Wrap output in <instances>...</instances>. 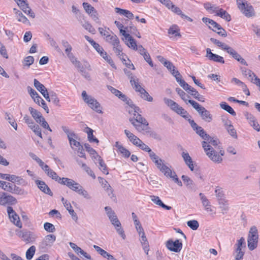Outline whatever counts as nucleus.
Here are the masks:
<instances>
[{"label":"nucleus","instance_id":"8","mask_svg":"<svg viewBox=\"0 0 260 260\" xmlns=\"http://www.w3.org/2000/svg\"><path fill=\"white\" fill-rule=\"evenodd\" d=\"M82 96L84 101L88 104L90 108L99 113H102V111L101 110L100 104L94 98L88 95L86 91H82Z\"/></svg>","mask_w":260,"mask_h":260},{"label":"nucleus","instance_id":"20","mask_svg":"<svg viewBox=\"0 0 260 260\" xmlns=\"http://www.w3.org/2000/svg\"><path fill=\"white\" fill-rule=\"evenodd\" d=\"M181 156L185 164L188 167L190 170L192 171L194 169V166L192 158L189 153L186 151H183L181 153Z\"/></svg>","mask_w":260,"mask_h":260},{"label":"nucleus","instance_id":"1","mask_svg":"<svg viewBox=\"0 0 260 260\" xmlns=\"http://www.w3.org/2000/svg\"><path fill=\"white\" fill-rule=\"evenodd\" d=\"M219 140L217 138L211 137L208 135V137L205 138V140L202 143V147L209 158L213 161L220 163L222 158L221 157L224 154L222 150H219V153L215 151V149H220Z\"/></svg>","mask_w":260,"mask_h":260},{"label":"nucleus","instance_id":"60","mask_svg":"<svg viewBox=\"0 0 260 260\" xmlns=\"http://www.w3.org/2000/svg\"><path fill=\"white\" fill-rule=\"evenodd\" d=\"M82 26L89 32L92 33V34H95V30L92 27L90 23L88 22H85L84 24H82Z\"/></svg>","mask_w":260,"mask_h":260},{"label":"nucleus","instance_id":"33","mask_svg":"<svg viewBox=\"0 0 260 260\" xmlns=\"http://www.w3.org/2000/svg\"><path fill=\"white\" fill-rule=\"evenodd\" d=\"M10 177L9 181H11L13 183H16L19 185H25L26 184L25 181L21 177L14 175H11Z\"/></svg>","mask_w":260,"mask_h":260},{"label":"nucleus","instance_id":"52","mask_svg":"<svg viewBox=\"0 0 260 260\" xmlns=\"http://www.w3.org/2000/svg\"><path fill=\"white\" fill-rule=\"evenodd\" d=\"M82 168L92 178L95 179L96 178L95 175L93 172L85 163L82 164Z\"/></svg>","mask_w":260,"mask_h":260},{"label":"nucleus","instance_id":"5","mask_svg":"<svg viewBox=\"0 0 260 260\" xmlns=\"http://www.w3.org/2000/svg\"><path fill=\"white\" fill-rule=\"evenodd\" d=\"M188 102L197 111L204 121L207 122L212 121L213 116L210 111L193 100H189Z\"/></svg>","mask_w":260,"mask_h":260},{"label":"nucleus","instance_id":"3","mask_svg":"<svg viewBox=\"0 0 260 260\" xmlns=\"http://www.w3.org/2000/svg\"><path fill=\"white\" fill-rule=\"evenodd\" d=\"M106 213L110 220L111 223L115 227L118 234L121 236L123 239H125V235L123 229L121 228V224L117 218L115 212L110 207L107 206L105 208Z\"/></svg>","mask_w":260,"mask_h":260},{"label":"nucleus","instance_id":"13","mask_svg":"<svg viewBox=\"0 0 260 260\" xmlns=\"http://www.w3.org/2000/svg\"><path fill=\"white\" fill-rule=\"evenodd\" d=\"M7 211L10 221L17 227L21 228L22 224L20 221V218L13 208L11 206H8Z\"/></svg>","mask_w":260,"mask_h":260},{"label":"nucleus","instance_id":"26","mask_svg":"<svg viewBox=\"0 0 260 260\" xmlns=\"http://www.w3.org/2000/svg\"><path fill=\"white\" fill-rule=\"evenodd\" d=\"M99 181L102 187L107 191L109 196L113 193V190L107 181L101 177H98Z\"/></svg>","mask_w":260,"mask_h":260},{"label":"nucleus","instance_id":"41","mask_svg":"<svg viewBox=\"0 0 260 260\" xmlns=\"http://www.w3.org/2000/svg\"><path fill=\"white\" fill-rule=\"evenodd\" d=\"M36 252V247L34 245L30 246L26 252V258L27 260H31Z\"/></svg>","mask_w":260,"mask_h":260},{"label":"nucleus","instance_id":"57","mask_svg":"<svg viewBox=\"0 0 260 260\" xmlns=\"http://www.w3.org/2000/svg\"><path fill=\"white\" fill-rule=\"evenodd\" d=\"M61 128L67 135L68 139L71 137H73L74 138L76 137V134L74 132L71 131L68 127L66 126H62Z\"/></svg>","mask_w":260,"mask_h":260},{"label":"nucleus","instance_id":"7","mask_svg":"<svg viewBox=\"0 0 260 260\" xmlns=\"http://www.w3.org/2000/svg\"><path fill=\"white\" fill-rule=\"evenodd\" d=\"M237 5L241 12L247 18L255 16V13L253 7L246 2L242 0H237Z\"/></svg>","mask_w":260,"mask_h":260},{"label":"nucleus","instance_id":"17","mask_svg":"<svg viewBox=\"0 0 260 260\" xmlns=\"http://www.w3.org/2000/svg\"><path fill=\"white\" fill-rule=\"evenodd\" d=\"M206 57H208L209 60L222 64L224 63L223 57L212 53L210 48L206 49Z\"/></svg>","mask_w":260,"mask_h":260},{"label":"nucleus","instance_id":"34","mask_svg":"<svg viewBox=\"0 0 260 260\" xmlns=\"http://www.w3.org/2000/svg\"><path fill=\"white\" fill-rule=\"evenodd\" d=\"M181 179L186 186L188 187V188L192 189L194 187L195 185L193 183V181L187 176L183 175L181 176Z\"/></svg>","mask_w":260,"mask_h":260},{"label":"nucleus","instance_id":"50","mask_svg":"<svg viewBox=\"0 0 260 260\" xmlns=\"http://www.w3.org/2000/svg\"><path fill=\"white\" fill-rule=\"evenodd\" d=\"M141 97L144 100H146L148 102H152L153 101V98L150 96L148 92L144 89L142 92L140 93Z\"/></svg>","mask_w":260,"mask_h":260},{"label":"nucleus","instance_id":"46","mask_svg":"<svg viewBox=\"0 0 260 260\" xmlns=\"http://www.w3.org/2000/svg\"><path fill=\"white\" fill-rule=\"evenodd\" d=\"M50 99L51 102L56 106H60L59 105V99L57 96L56 93L53 91L50 92Z\"/></svg>","mask_w":260,"mask_h":260},{"label":"nucleus","instance_id":"14","mask_svg":"<svg viewBox=\"0 0 260 260\" xmlns=\"http://www.w3.org/2000/svg\"><path fill=\"white\" fill-rule=\"evenodd\" d=\"M166 247L171 251L179 252L182 249V243L178 239L175 241L170 239L166 242Z\"/></svg>","mask_w":260,"mask_h":260},{"label":"nucleus","instance_id":"55","mask_svg":"<svg viewBox=\"0 0 260 260\" xmlns=\"http://www.w3.org/2000/svg\"><path fill=\"white\" fill-rule=\"evenodd\" d=\"M5 118L9 121V123L11 125V126H13L15 130H17V124L15 122V121L14 119H13L12 116L10 114L6 113Z\"/></svg>","mask_w":260,"mask_h":260},{"label":"nucleus","instance_id":"51","mask_svg":"<svg viewBox=\"0 0 260 260\" xmlns=\"http://www.w3.org/2000/svg\"><path fill=\"white\" fill-rule=\"evenodd\" d=\"M179 29L178 26L176 25H173L168 30V33L171 35H174L175 36H181V35L178 32Z\"/></svg>","mask_w":260,"mask_h":260},{"label":"nucleus","instance_id":"32","mask_svg":"<svg viewBox=\"0 0 260 260\" xmlns=\"http://www.w3.org/2000/svg\"><path fill=\"white\" fill-rule=\"evenodd\" d=\"M85 39L92 46V47L95 49V50L99 53L100 51H101V50H103V47L100 46L99 44L95 42L93 40L91 39L88 36H84Z\"/></svg>","mask_w":260,"mask_h":260},{"label":"nucleus","instance_id":"23","mask_svg":"<svg viewBox=\"0 0 260 260\" xmlns=\"http://www.w3.org/2000/svg\"><path fill=\"white\" fill-rule=\"evenodd\" d=\"M151 201L156 205H158L162 208L169 210H171L172 207L171 206H167L163 203L159 197L155 196H150Z\"/></svg>","mask_w":260,"mask_h":260},{"label":"nucleus","instance_id":"11","mask_svg":"<svg viewBox=\"0 0 260 260\" xmlns=\"http://www.w3.org/2000/svg\"><path fill=\"white\" fill-rule=\"evenodd\" d=\"M17 235L26 243H32L37 238V236L34 233L29 231H20L17 233Z\"/></svg>","mask_w":260,"mask_h":260},{"label":"nucleus","instance_id":"30","mask_svg":"<svg viewBox=\"0 0 260 260\" xmlns=\"http://www.w3.org/2000/svg\"><path fill=\"white\" fill-rule=\"evenodd\" d=\"M115 10L117 13H118L120 15H124L125 17L129 19H132L134 17L133 14L128 10L120 9L119 8H115Z\"/></svg>","mask_w":260,"mask_h":260},{"label":"nucleus","instance_id":"54","mask_svg":"<svg viewBox=\"0 0 260 260\" xmlns=\"http://www.w3.org/2000/svg\"><path fill=\"white\" fill-rule=\"evenodd\" d=\"M44 228L45 231L49 233H53L55 231L54 225L49 222H45L44 224Z\"/></svg>","mask_w":260,"mask_h":260},{"label":"nucleus","instance_id":"21","mask_svg":"<svg viewBox=\"0 0 260 260\" xmlns=\"http://www.w3.org/2000/svg\"><path fill=\"white\" fill-rule=\"evenodd\" d=\"M173 111L176 112L177 114L180 115L181 117H182L186 120L188 118L191 117V116L187 112V111L185 110L184 108H183L182 107L180 106L178 104L173 110Z\"/></svg>","mask_w":260,"mask_h":260},{"label":"nucleus","instance_id":"40","mask_svg":"<svg viewBox=\"0 0 260 260\" xmlns=\"http://www.w3.org/2000/svg\"><path fill=\"white\" fill-rule=\"evenodd\" d=\"M159 170L162 173L164 174L168 177H169L171 176V175L173 173V172L171 170L170 168L168 167L167 166H166L164 164H162V166L159 169Z\"/></svg>","mask_w":260,"mask_h":260},{"label":"nucleus","instance_id":"25","mask_svg":"<svg viewBox=\"0 0 260 260\" xmlns=\"http://www.w3.org/2000/svg\"><path fill=\"white\" fill-rule=\"evenodd\" d=\"M115 146L118 149V151L125 158H128L131 155L130 151L124 147L122 145H120L119 142H116Z\"/></svg>","mask_w":260,"mask_h":260},{"label":"nucleus","instance_id":"36","mask_svg":"<svg viewBox=\"0 0 260 260\" xmlns=\"http://www.w3.org/2000/svg\"><path fill=\"white\" fill-rule=\"evenodd\" d=\"M220 107L231 114L232 116H236V113L234 109L226 102H222L220 104Z\"/></svg>","mask_w":260,"mask_h":260},{"label":"nucleus","instance_id":"9","mask_svg":"<svg viewBox=\"0 0 260 260\" xmlns=\"http://www.w3.org/2000/svg\"><path fill=\"white\" fill-rule=\"evenodd\" d=\"M106 41L113 46V51L119 58L123 55L122 48L120 45V41L116 35H109L105 39Z\"/></svg>","mask_w":260,"mask_h":260},{"label":"nucleus","instance_id":"61","mask_svg":"<svg viewBox=\"0 0 260 260\" xmlns=\"http://www.w3.org/2000/svg\"><path fill=\"white\" fill-rule=\"evenodd\" d=\"M34 62V58L32 56H28L24 59L23 65L29 67Z\"/></svg>","mask_w":260,"mask_h":260},{"label":"nucleus","instance_id":"31","mask_svg":"<svg viewBox=\"0 0 260 260\" xmlns=\"http://www.w3.org/2000/svg\"><path fill=\"white\" fill-rule=\"evenodd\" d=\"M216 16L221 17L228 22H230L231 20V15L222 8H220V9L218 10V12L216 14Z\"/></svg>","mask_w":260,"mask_h":260},{"label":"nucleus","instance_id":"42","mask_svg":"<svg viewBox=\"0 0 260 260\" xmlns=\"http://www.w3.org/2000/svg\"><path fill=\"white\" fill-rule=\"evenodd\" d=\"M47 175L51 177L52 179L55 180L58 183L61 184L62 181V178L59 177L57 174L52 170L47 174Z\"/></svg>","mask_w":260,"mask_h":260},{"label":"nucleus","instance_id":"12","mask_svg":"<svg viewBox=\"0 0 260 260\" xmlns=\"http://www.w3.org/2000/svg\"><path fill=\"white\" fill-rule=\"evenodd\" d=\"M83 7L90 17L96 23L100 22L97 11L91 5L86 2L82 4Z\"/></svg>","mask_w":260,"mask_h":260},{"label":"nucleus","instance_id":"62","mask_svg":"<svg viewBox=\"0 0 260 260\" xmlns=\"http://www.w3.org/2000/svg\"><path fill=\"white\" fill-rule=\"evenodd\" d=\"M137 147H139L141 149L147 152L148 153L152 151L149 147L144 143L142 140L141 142L139 143V145H138Z\"/></svg>","mask_w":260,"mask_h":260},{"label":"nucleus","instance_id":"15","mask_svg":"<svg viewBox=\"0 0 260 260\" xmlns=\"http://www.w3.org/2000/svg\"><path fill=\"white\" fill-rule=\"evenodd\" d=\"M17 200L11 195H8L6 192H0V205H5L7 204L14 205L17 203Z\"/></svg>","mask_w":260,"mask_h":260},{"label":"nucleus","instance_id":"49","mask_svg":"<svg viewBox=\"0 0 260 260\" xmlns=\"http://www.w3.org/2000/svg\"><path fill=\"white\" fill-rule=\"evenodd\" d=\"M187 225L192 230H197L199 226V223L196 220H191L187 222Z\"/></svg>","mask_w":260,"mask_h":260},{"label":"nucleus","instance_id":"19","mask_svg":"<svg viewBox=\"0 0 260 260\" xmlns=\"http://www.w3.org/2000/svg\"><path fill=\"white\" fill-rule=\"evenodd\" d=\"M61 202L63 203L66 209L69 211L70 214L72 216L73 219L75 220V221L77 220V215L73 210L71 204L69 202H68L67 200H65L63 198H62Z\"/></svg>","mask_w":260,"mask_h":260},{"label":"nucleus","instance_id":"44","mask_svg":"<svg viewBox=\"0 0 260 260\" xmlns=\"http://www.w3.org/2000/svg\"><path fill=\"white\" fill-rule=\"evenodd\" d=\"M11 193L19 195H24L27 194V192H26L23 189L20 188L15 184L13 185Z\"/></svg>","mask_w":260,"mask_h":260},{"label":"nucleus","instance_id":"22","mask_svg":"<svg viewBox=\"0 0 260 260\" xmlns=\"http://www.w3.org/2000/svg\"><path fill=\"white\" fill-rule=\"evenodd\" d=\"M118 98L125 102L126 104L135 110V111H140V108L134 104L133 101L125 94L121 93V95H120Z\"/></svg>","mask_w":260,"mask_h":260},{"label":"nucleus","instance_id":"63","mask_svg":"<svg viewBox=\"0 0 260 260\" xmlns=\"http://www.w3.org/2000/svg\"><path fill=\"white\" fill-rule=\"evenodd\" d=\"M49 41L50 44V45L54 47L55 49L59 53L61 52V49L58 47V45L57 44L56 41L52 38H49Z\"/></svg>","mask_w":260,"mask_h":260},{"label":"nucleus","instance_id":"58","mask_svg":"<svg viewBox=\"0 0 260 260\" xmlns=\"http://www.w3.org/2000/svg\"><path fill=\"white\" fill-rule=\"evenodd\" d=\"M199 196L200 197L201 200L202 201V203L204 207H207V206H210V203L208 199L205 196V195L202 193H200Z\"/></svg>","mask_w":260,"mask_h":260},{"label":"nucleus","instance_id":"10","mask_svg":"<svg viewBox=\"0 0 260 260\" xmlns=\"http://www.w3.org/2000/svg\"><path fill=\"white\" fill-rule=\"evenodd\" d=\"M258 238L257 230L255 226H253L250 229L247 239L248 247L250 250H254L257 247Z\"/></svg>","mask_w":260,"mask_h":260},{"label":"nucleus","instance_id":"59","mask_svg":"<svg viewBox=\"0 0 260 260\" xmlns=\"http://www.w3.org/2000/svg\"><path fill=\"white\" fill-rule=\"evenodd\" d=\"M226 129H227L229 134L232 136L233 138H237V133L233 126L230 124L229 126L226 127Z\"/></svg>","mask_w":260,"mask_h":260},{"label":"nucleus","instance_id":"37","mask_svg":"<svg viewBox=\"0 0 260 260\" xmlns=\"http://www.w3.org/2000/svg\"><path fill=\"white\" fill-rule=\"evenodd\" d=\"M97 157H98V161L100 166V169L104 173V174L108 175L109 174L108 171V168L104 161L103 159L99 155H97Z\"/></svg>","mask_w":260,"mask_h":260},{"label":"nucleus","instance_id":"35","mask_svg":"<svg viewBox=\"0 0 260 260\" xmlns=\"http://www.w3.org/2000/svg\"><path fill=\"white\" fill-rule=\"evenodd\" d=\"M175 90L178 93V94L179 95L180 98L183 101H184L186 104H187L188 103V101L189 100H188V99L190 98L189 95L186 94L183 90H182L181 88L179 87H177Z\"/></svg>","mask_w":260,"mask_h":260},{"label":"nucleus","instance_id":"4","mask_svg":"<svg viewBox=\"0 0 260 260\" xmlns=\"http://www.w3.org/2000/svg\"><path fill=\"white\" fill-rule=\"evenodd\" d=\"M134 118L129 119V121L137 131L142 132L145 129V127L148 125V123L140 114L141 112L140 109V111H135V110H134Z\"/></svg>","mask_w":260,"mask_h":260},{"label":"nucleus","instance_id":"39","mask_svg":"<svg viewBox=\"0 0 260 260\" xmlns=\"http://www.w3.org/2000/svg\"><path fill=\"white\" fill-rule=\"evenodd\" d=\"M138 81V79H137V80H135V79L132 78L130 80V83L131 85L135 89L136 91L140 93L142 92V90L144 89V88H142L141 86L139 84Z\"/></svg>","mask_w":260,"mask_h":260},{"label":"nucleus","instance_id":"24","mask_svg":"<svg viewBox=\"0 0 260 260\" xmlns=\"http://www.w3.org/2000/svg\"><path fill=\"white\" fill-rule=\"evenodd\" d=\"M28 110L30 112L32 117L35 119L36 121L41 124V120L43 117L42 115L40 112L36 109H34L31 107H29Z\"/></svg>","mask_w":260,"mask_h":260},{"label":"nucleus","instance_id":"18","mask_svg":"<svg viewBox=\"0 0 260 260\" xmlns=\"http://www.w3.org/2000/svg\"><path fill=\"white\" fill-rule=\"evenodd\" d=\"M35 183L37 186L38 187V188L44 193L47 194L50 196H53V193L51 191V189L44 181H41L39 180H36L35 181Z\"/></svg>","mask_w":260,"mask_h":260},{"label":"nucleus","instance_id":"16","mask_svg":"<svg viewBox=\"0 0 260 260\" xmlns=\"http://www.w3.org/2000/svg\"><path fill=\"white\" fill-rule=\"evenodd\" d=\"M26 0H17V2L18 6L21 8L22 10L26 14L32 18L35 17V13L31 11L28 7V4L26 3Z\"/></svg>","mask_w":260,"mask_h":260},{"label":"nucleus","instance_id":"29","mask_svg":"<svg viewBox=\"0 0 260 260\" xmlns=\"http://www.w3.org/2000/svg\"><path fill=\"white\" fill-rule=\"evenodd\" d=\"M69 141L70 146L72 149H74L75 147L78 148L80 146L81 143L78 141L80 140V138L78 135L76 134V137H71L68 139Z\"/></svg>","mask_w":260,"mask_h":260},{"label":"nucleus","instance_id":"53","mask_svg":"<svg viewBox=\"0 0 260 260\" xmlns=\"http://www.w3.org/2000/svg\"><path fill=\"white\" fill-rule=\"evenodd\" d=\"M210 40L214 44H216L218 47H220L222 50H224V48H225L228 45L222 43L219 40L214 39L213 38H210Z\"/></svg>","mask_w":260,"mask_h":260},{"label":"nucleus","instance_id":"6","mask_svg":"<svg viewBox=\"0 0 260 260\" xmlns=\"http://www.w3.org/2000/svg\"><path fill=\"white\" fill-rule=\"evenodd\" d=\"M202 21L206 25H207L209 29H212L214 32H216L218 35L223 37L227 36L226 30L223 29L220 24L212 19L207 17H203Z\"/></svg>","mask_w":260,"mask_h":260},{"label":"nucleus","instance_id":"38","mask_svg":"<svg viewBox=\"0 0 260 260\" xmlns=\"http://www.w3.org/2000/svg\"><path fill=\"white\" fill-rule=\"evenodd\" d=\"M34 84L35 87L38 90L41 94L44 93L47 90L46 88L43 84L41 83L37 79H35L34 80Z\"/></svg>","mask_w":260,"mask_h":260},{"label":"nucleus","instance_id":"48","mask_svg":"<svg viewBox=\"0 0 260 260\" xmlns=\"http://www.w3.org/2000/svg\"><path fill=\"white\" fill-rule=\"evenodd\" d=\"M128 42L126 43V45L128 47L132 48L133 49H137V43L135 40L133 38V37L130 36H129L126 40Z\"/></svg>","mask_w":260,"mask_h":260},{"label":"nucleus","instance_id":"64","mask_svg":"<svg viewBox=\"0 0 260 260\" xmlns=\"http://www.w3.org/2000/svg\"><path fill=\"white\" fill-rule=\"evenodd\" d=\"M244 116L248 120L249 124L251 123V122H253L254 121L256 120L255 117L252 114L248 112H245L244 113Z\"/></svg>","mask_w":260,"mask_h":260},{"label":"nucleus","instance_id":"28","mask_svg":"<svg viewBox=\"0 0 260 260\" xmlns=\"http://www.w3.org/2000/svg\"><path fill=\"white\" fill-rule=\"evenodd\" d=\"M84 132L87 134V138L90 142L99 143V141L97 138L94 137L93 135V131L91 128L86 126L84 130Z\"/></svg>","mask_w":260,"mask_h":260},{"label":"nucleus","instance_id":"27","mask_svg":"<svg viewBox=\"0 0 260 260\" xmlns=\"http://www.w3.org/2000/svg\"><path fill=\"white\" fill-rule=\"evenodd\" d=\"M56 240V237L54 235H47L42 242V245L45 246H51Z\"/></svg>","mask_w":260,"mask_h":260},{"label":"nucleus","instance_id":"2","mask_svg":"<svg viewBox=\"0 0 260 260\" xmlns=\"http://www.w3.org/2000/svg\"><path fill=\"white\" fill-rule=\"evenodd\" d=\"M61 184L66 185L70 189L76 192L82 196L86 199H91V197L88 192L84 189L83 187L79 183L71 179L63 177Z\"/></svg>","mask_w":260,"mask_h":260},{"label":"nucleus","instance_id":"43","mask_svg":"<svg viewBox=\"0 0 260 260\" xmlns=\"http://www.w3.org/2000/svg\"><path fill=\"white\" fill-rule=\"evenodd\" d=\"M76 68L78 69L79 71L81 73L82 71H84L85 69H87L88 70H90V66L88 63H86L83 66L81 63L79 61L74 64Z\"/></svg>","mask_w":260,"mask_h":260},{"label":"nucleus","instance_id":"56","mask_svg":"<svg viewBox=\"0 0 260 260\" xmlns=\"http://www.w3.org/2000/svg\"><path fill=\"white\" fill-rule=\"evenodd\" d=\"M196 133L199 135L203 139L205 140V138L208 137V134L206 133V132L204 131V129L201 127L200 126L198 127L196 131Z\"/></svg>","mask_w":260,"mask_h":260},{"label":"nucleus","instance_id":"47","mask_svg":"<svg viewBox=\"0 0 260 260\" xmlns=\"http://www.w3.org/2000/svg\"><path fill=\"white\" fill-rule=\"evenodd\" d=\"M93 248L96 250V251L102 256L105 258H107L109 255L110 254L108 252H107L105 250L101 248L100 247L97 245H93Z\"/></svg>","mask_w":260,"mask_h":260},{"label":"nucleus","instance_id":"45","mask_svg":"<svg viewBox=\"0 0 260 260\" xmlns=\"http://www.w3.org/2000/svg\"><path fill=\"white\" fill-rule=\"evenodd\" d=\"M164 101L165 103L169 107L171 110L173 111V110L175 108V107L177 106L178 104L173 101L172 100L168 99L167 98H164Z\"/></svg>","mask_w":260,"mask_h":260}]
</instances>
